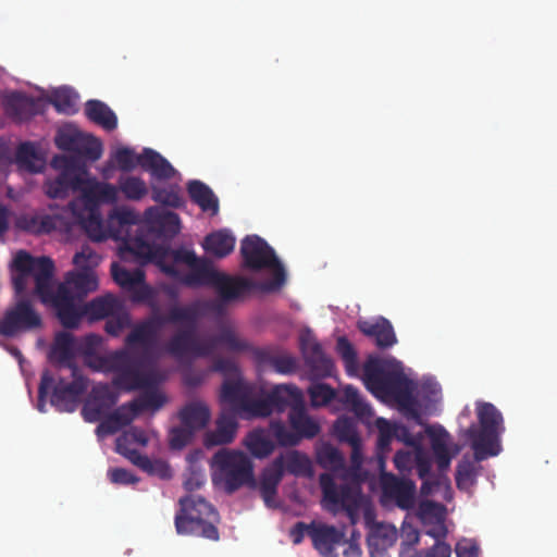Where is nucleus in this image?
<instances>
[{
  "instance_id": "obj_39",
  "label": "nucleus",
  "mask_w": 557,
  "mask_h": 557,
  "mask_svg": "<svg viewBox=\"0 0 557 557\" xmlns=\"http://www.w3.org/2000/svg\"><path fill=\"white\" fill-rule=\"evenodd\" d=\"M85 114L97 125H100L108 132L114 131L117 127V117L115 113L100 100H88L85 104Z\"/></svg>"
},
{
  "instance_id": "obj_41",
  "label": "nucleus",
  "mask_w": 557,
  "mask_h": 557,
  "mask_svg": "<svg viewBox=\"0 0 557 557\" xmlns=\"http://www.w3.org/2000/svg\"><path fill=\"white\" fill-rule=\"evenodd\" d=\"M151 350L152 348L150 349L149 352V362L152 367H154L156 370H158L152 359ZM157 373L159 377L158 383L153 386L143 387L141 389L147 388L150 391L145 392L139 398L129 403V406L132 409H134L135 413H140L145 410H158L164 405L165 397L157 389H154L161 381V375L159 371H157Z\"/></svg>"
},
{
  "instance_id": "obj_11",
  "label": "nucleus",
  "mask_w": 557,
  "mask_h": 557,
  "mask_svg": "<svg viewBox=\"0 0 557 557\" xmlns=\"http://www.w3.org/2000/svg\"><path fill=\"white\" fill-rule=\"evenodd\" d=\"M288 422L292 431L282 421L270 424L272 435L282 446H296L302 438H313L321 431L319 423L308 414L305 401L289 410Z\"/></svg>"
},
{
  "instance_id": "obj_7",
  "label": "nucleus",
  "mask_w": 557,
  "mask_h": 557,
  "mask_svg": "<svg viewBox=\"0 0 557 557\" xmlns=\"http://www.w3.org/2000/svg\"><path fill=\"white\" fill-rule=\"evenodd\" d=\"M51 166L59 171L55 178L47 180L44 184L45 193L51 199H64L70 191H83L84 185L88 184L81 157L57 154L51 160Z\"/></svg>"
},
{
  "instance_id": "obj_21",
  "label": "nucleus",
  "mask_w": 557,
  "mask_h": 557,
  "mask_svg": "<svg viewBox=\"0 0 557 557\" xmlns=\"http://www.w3.org/2000/svg\"><path fill=\"white\" fill-rule=\"evenodd\" d=\"M111 274L117 285L124 290L132 293L134 301L143 302L152 299V289L145 284V272L141 269L127 270L113 262Z\"/></svg>"
},
{
  "instance_id": "obj_16",
  "label": "nucleus",
  "mask_w": 557,
  "mask_h": 557,
  "mask_svg": "<svg viewBox=\"0 0 557 557\" xmlns=\"http://www.w3.org/2000/svg\"><path fill=\"white\" fill-rule=\"evenodd\" d=\"M211 307L208 301L195 300L186 306H173L164 317H156L146 320L145 322H152L156 327V339L158 338L159 329L166 324H184L183 329L196 330L200 318Z\"/></svg>"
},
{
  "instance_id": "obj_14",
  "label": "nucleus",
  "mask_w": 557,
  "mask_h": 557,
  "mask_svg": "<svg viewBox=\"0 0 557 557\" xmlns=\"http://www.w3.org/2000/svg\"><path fill=\"white\" fill-rule=\"evenodd\" d=\"M45 305H50L54 310L60 323L65 329L78 326L84 308L76 302L74 295L65 284H60L55 292L52 289V281L48 283V296L40 297Z\"/></svg>"
},
{
  "instance_id": "obj_64",
  "label": "nucleus",
  "mask_w": 557,
  "mask_h": 557,
  "mask_svg": "<svg viewBox=\"0 0 557 557\" xmlns=\"http://www.w3.org/2000/svg\"><path fill=\"white\" fill-rule=\"evenodd\" d=\"M98 261L99 256L89 246L82 247L73 258V263L81 270H91L98 264Z\"/></svg>"
},
{
  "instance_id": "obj_52",
  "label": "nucleus",
  "mask_w": 557,
  "mask_h": 557,
  "mask_svg": "<svg viewBox=\"0 0 557 557\" xmlns=\"http://www.w3.org/2000/svg\"><path fill=\"white\" fill-rule=\"evenodd\" d=\"M476 482V466L475 462L462 458L456 469V485L461 491L470 490Z\"/></svg>"
},
{
  "instance_id": "obj_4",
  "label": "nucleus",
  "mask_w": 557,
  "mask_h": 557,
  "mask_svg": "<svg viewBox=\"0 0 557 557\" xmlns=\"http://www.w3.org/2000/svg\"><path fill=\"white\" fill-rule=\"evenodd\" d=\"M243 267L251 271L263 269L273 270L270 282L255 283L252 290L273 292L280 289L286 282V272L274 249L260 236L247 235L240 243Z\"/></svg>"
},
{
  "instance_id": "obj_61",
  "label": "nucleus",
  "mask_w": 557,
  "mask_h": 557,
  "mask_svg": "<svg viewBox=\"0 0 557 557\" xmlns=\"http://www.w3.org/2000/svg\"><path fill=\"white\" fill-rule=\"evenodd\" d=\"M199 258L200 257H198L193 250L177 248L170 250L166 256L158 261V264L160 265V262L164 261L166 264H175L176 268L178 263H184L189 268L198 261Z\"/></svg>"
},
{
  "instance_id": "obj_26",
  "label": "nucleus",
  "mask_w": 557,
  "mask_h": 557,
  "mask_svg": "<svg viewBox=\"0 0 557 557\" xmlns=\"http://www.w3.org/2000/svg\"><path fill=\"white\" fill-rule=\"evenodd\" d=\"M116 395L108 385L94 387L88 400L83 407L82 414L87 422L101 420L115 405Z\"/></svg>"
},
{
  "instance_id": "obj_47",
  "label": "nucleus",
  "mask_w": 557,
  "mask_h": 557,
  "mask_svg": "<svg viewBox=\"0 0 557 557\" xmlns=\"http://www.w3.org/2000/svg\"><path fill=\"white\" fill-rule=\"evenodd\" d=\"M66 283L72 285L79 297H85L98 287V281L92 270H81L79 272L71 273L66 277Z\"/></svg>"
},
{
  "instance_id": "obj_31",
  "label": "nucleus",
  "mask_w": 557,
  "mask_h": 557,
  "mask_svg": "<svg viewBox=\"0 0 557 557\" xmlns=\"http://www.w3.org/2000/svg\"><path fill=\"white\" fill-rule=\"evenodd\" d=\"M282 479L283 474L281 473V466L278 461H272L260 474L259 492L265 506L269 508L277 507V487Z\"/></svg>"
},
{
  "instance_id": "obj_33",
  "label": "nucleus",
  "mask_w": 557,
  "mask_h": 557,
  "mask_svg": "<svg viewBox=\"0 0 557 557\" xmlns=\"http://www.w3.org/2000/svg\"><path fill=\"white\" fill-rule=\"evenodd\" d=\"M273 461H278L281 473H289L295 476H309L312 472L310 459L298 450H289L275 457Z\"/></svg>"
},
{
  "instance_id": "obj_25",
  "label": "nucleus",
  "mask_w": 557,
  "mask_h": 557,
  "mask_svg": "<svg viewBox=\"0 0 557 557\" xmlns=\"http://www.w3.org/2000/svg\"><path fill=\"white\" fill-rule=\"evenodd\" d=\"M310 539L313 547L323 557H335L334 550L337 545L345 542V533L334 525L313 521L310 528Z\"/></svg>"
},
{
  "instance_id": "obj_46",
  "label": "nucleus",
  "mask_w": 557,
  "mask_h": 557,
  "mask_svg": "<svg viewBox=\"0 0 557 557\" xmlns=\"http://www.w3.org/2000/svg\"><path fill=\"white\" fill-rule=\"evenodd\" d=\"M17 165L29 173H38L42 169V162L32 143H22L15 153Z\"/></svg>"
},
{
  "instance_id": "obj_3",
  "label": "nucleus",
  "mask_w": 557,
  "mask_h": 557,
  "mask_svg": "<svg viewBox=\"0 0 557 557\" xmlns=\"http://www.w3.org/2000/svg\"><path fill=\"white\" fill-rule=\"evenodd\" d=\"M362 380L367 389L380 399H393L399 405L412 400L413 383L395 358L370 356L363 364Z\"/></svg>"
},
{
  "instance_id": "obj_56",
  "label": "nucleus",
  "mask_w": 557,
  "mask_h": 557,
  "mask_svg": "<svg viewBox=\"0 0 557 557\" xmlns=\"http://www.w3.org/2000/svg\"><path fill=\"white\" fill-rule=\"evenodd\" d=\"M51 102L59 112L71 114L76 111L77 96L69 88H60L52 94Z\"/></svg>"
},
{
  "instance_id": "obj_53",
  "label": "nucleus",
  "mask_w": 557,
  "mask_h": 557,
  "mask_svg": "<svg viewBox=\"0 0 557 557\" xmlns=\"http://www.w3.org/2000/svg\"><path fill=\"white\" fill-rule=\"evenodd\" d=\"M111 159L120 171L129 173L139 166L140 153L129 147H120L112 153Z\"/></svg>"
},
{
  "instance_id": "obj_54",
  "label": "nucleus",
  "mask_w": 557,
  "mask_h": 557,
  "mask_svg": "<svg viewBox=\"0 0 557 557\" xmlns=\"http://www.w3.org/2000/svg\"><path fill=\"white\" fill-rule=\"evenodd\" d=\"M375 426L377 429V450L382 456L385 453H388L391 449L392 440L395 438L396 434V423H393L384 418H377L375 421Z\"/></svg>"
},
{
  "instance_id": "obj_32",
  "label": "nucleus",
  "mask_w": 557,
  "mask_h": 557,
  "mask_svg": "<svg viewBox=\"0 0 557 557\" xmlns=\"http://www.w3.org/2000/svg\"><path fill=\"white\" fill-rule=\"evenodd\" d=\"M431 467L430 459L426 458L419 449L416 455V468L419 478L422 480L421 494L424 496H429L435 491V488L448 484L447 476L440 472L438 474H432Z\"/></svg>"
},
{
  "instance_id": "obj_9",
  "label": "nucleus",
  "mask_w": 557,
  "mask_h": 557,
  "mask_svg": "<svg viewBox=\"0 0 557 557\" xmlns=\"http://www.w3.org/2000/svg\"><path fill=\"white\" fill-rule=\"evenodd\" d=\"M14 268L17 274L13 277L16 294L26 289L27 278L35 280V294L40 297L48 296V283L52 281L54 263L51 258L42 256L35 258L27 251L20 250L14 258Z\"/></svg>"
},
{
  "instance_id": "obj_23",
  "label": "nucleus",
  "mask_w": 557,
  "mask_h": 557,
  "mask_svg": "<svg viewBox=\"0 0 557 557\" xmlns=\"http://www.w3.org/2000/svg\"><path fill=\"white\" fill-rule=\"evenodd\" d=\"M300 348L312 377L324 379L332 375L334 363L323 352L321 345L314 338L302 336Z\"/></svg>"
},
{
  "instance_id": "obj_13",
  "label": "nucleus",
  "mask_w": 557,
  "mask_h": 557,
  "mask_svg": "<svg viewBox=\"0 0 557 557\" xmlns=\"http://www.w3.org/2000/svg\"><path fill=\"white\" fill-rule=\"evenodd\" d=\"M42 319L28 299H20L8 308L0 320V335L14 337L18 333L38 330Z\"/></svg>"
},
{
  "instance_id": "obj_51",
  "label": "nucleus",
  "mask_w": 557,
  "mask_h": 557,
  "mask_svg": "<svg viewBox=\"0 0 557 557\" xmlns=\"http://www.w3.org/2000/svg\"><path fill=\"white\" fill-rule=\"evenodd\" d=\"M245 445L257 458L268 457L274 449L273 443L261 431L250 432L246 437Z\"/></svg>"
},
{
  "instance_id": "obj_8",
  "label": "nucleus",
  "mask_w": 557,
  "mask_h": 557,
  "mask_svg": "<svg viewBox=\"0 0 557 557\" xmlns=\"http://www.w3.org/2000/svg\"><path fill=\"white\" fill-rule=\"evenodd\" d=\"M212 466L228 493H234L244 485L256 486L252 461L240 450L220 449L212 457Z\"/></svg>"
},
{
  "instance_id": "obj_10",
  "label": "nucleus",
  "mask_w": 557,
  "mask_h": 557,
  "mask_svg": "<svg viewBox=\"0 0 557 557\" xmlns=\"http://www.w3.org/2000/svg\"><path fill=\"white\" fill-rule=\"evenodd\" d=\"M319 482L325 508L333 512L345 511L350 523L356 524L364 500L360 488L349 484L337 485L331 473L320 474Z\"/></svg>"
},
{
  "instance_id": "obj_37",
  "label": "nucleus",
  "mask_w": 557,
  "mask_h": 557,
  "mask_svg": "<svg viewBox=\"0 0 557 557\" xmlns=\"http://www.w3.org/2000/svg\"><path fill=\"white\" fill-rule=\"evenodd\" d=\"M187 191L193 202L200 207L205 212L215 215L219 212V199L212 189L200 181H190L187 185Z\"/></svg>"
},
{
  "instance_id": "obj_40",
  "label": "nucleus",
  "mask_w": 557,
  "mask_h": 557,
  "mask_svg": "<svg viewBox=\"0 0 557 557\" xmlns=\"http://www.w3.org/2000/svg\"><path fill=\"white\" fill-rule=\"evenodd\" d=\"M196 339V330L181 329L176 331L166 343V351L178 359L188 355L193 356Z\"/></svg>"
},
{
  "instance_id": "obj_49",
  "label": "nucleus",
  "mask_w": 557,
  "mask_h": 557,
  "mask_svg": "<svg viewBox=\"0 0 557 557\" xmlns=\"http://www.w3.org/2000/svg\"><path fill=\"white\" fill-rule=\"evenodd\" d=\"M319 465L330 471L337 472L345 469V458L334 446L323 445L317 454Z\"/></svg>"
},
{
  "instance_id": "obj_17",
  "label": "nucleus",
  "mask_w": 557,
  "mask_h": 557,
  "mask_svg": "<svg viewBox=\"0 0 557 557\" xmlns=\"http://www.w3.org/2000/svg\"><path fill=\"white\" fill-rule=\"evenodd\" d=\"M305 401L302 392L293 384L275 385L264 397H259V403L264 404L259 408L258 417H268L273 411L283 412L286 408L289 410Z\"/></svg>"
},
{
  "instance_id": "obj_38",
  "label": "nucleus",
  "mask_w": 557,
  "mask_h": 557,
  "mask_svg": "<svg viewBox=\"0 0 557 557\" xmlns=\"http://www.w3.org/2000/svg\"><path fill=\"white\" fill-rule=\"evenodd\" d=\"M235 242V237L227 230H219L205 237L202 247L207 253L224 258L234 250Z\"/></svg>"
},
{
  "instance_id": "obj_62",
  "label": "nucleus",
  "mask_w": 557,
  "mask_h": 557,
  "mask_svg": "<svg viewBox=\"0 0 557 557\" xmlns=\"http://www.w3.org/2000/svg\"><path fill=\"white\" fill-rule=\"evenodd\" d=\"M195 431L189 429L188 426L181 424L180 426H174L170 430L169 443L171 448L173 449H182L187 444L190 443L195 435Z\"/></svg>"
},
{
  "instance_id": "obj_15",
  "label": "nucleus",
  "mask_w": 557,
  "mask_h": 557,
  "mask_svg": "<svg viewBox=\"0 0 557 557\" xmlns=\"http://www.w3.org/2000/svg\"><path fill=\"white\" fill-rule=\"evenodd\" d=\"M70 382L65 377L61 376V372H57L54 375V383L50 389H52L50 403L60 411H74L79 397L86 392L88 387L87 379L77 369V372H70Z\"/></svg>"
},
{
  "instance_id": "obj_20",
  "label": "nucleus",
  "mask_w": 557,
  "mask_h": 557,
  "mask_svg": "<svg viewBox=\"0 0 557 557\" xmlns=\"http://www.w3.org/2000/svg\"><path fill=\"white\" fill-rule=\"evenodd\" d=\"M55 145L59 149L77 153L83 157L97 161L102 154V145L100 140L92 136H85L78 132L60 131L55 136Z\"/></svg>"
},
{
  "instance_id": "obj_35",
  "label": "nucleus",
  "mask_w": 557,
  "mask_h": 557,
  "mask_svg": "<svg viewBox=\"0 0 557 557\" xmlns=\"http://www.w3.org/2000/svg\"><path fill=\"white\" fill-rule=\"evenodd\" d=\"M120 193L119 184L115 186L110 183H89L84 185L83 198L77 199L81 202L96 205L97 201L106 203H115Z\"/></svg>"
},
{
  "instance_id": "obj_29",
  "label": "nucleus",
  "mask_w": 557,
  "mask_h": 557,
  "mask_svg": "<svg viewBox=\"0 0 557 557\" xmlns=\"http://www.w3.org/2000/svg\"><path fill=\"white\" fill-rule=\"evenodd\" d=\"M72 223H65L63 221V216L55 214V215H49V214H26L22 215L17 220V225L20 228L32 233V234H49L52 231H55L58 228L65 227L69 230L71 227Z\"/></svg>"
},
{
  "instance_id": "obj_48",
  "label": "nucleus",
  "mask_w": 557,
  "mask_h": 557,
  "mask_svg": "<svg viewBox=\"0 0 557 557\" xmlns=\"http://www.w3.org/2000/svg\"><path fill=\"white\" fill-rule=\"evenodd\" d=\"M341 401L357 417L363 418L372 414L370 405L363 400L359 391L351 385L344 388Z\"/></svg>"
},
{
  "instance_id": "obj_63",
  "label": "nucleus",
  "mask_w": 557,
  "mask_h": 557,
  "mask_svg": "<svg viewBox=\"0 0 557 557\" xmlns=\"http://www.w3.org/2000/svg\"><path fill=\"white\" fill-rule=\"evenodd\" d=\"M149 438L147 433L137 426H132L127 431H125L122 435L116 438V444L119 445H127L132 447V445L136 444L139 446H147Z\"/></svg>"
},
{
  "instance_id": "obj_30",
  "label": "nucleus",
  "mask_w": 557,
  "mask_h": 557,
  "mask_svg": "<svg viewBox=\"0 0 557 557\" xmlns=\"http://www.w3.org/2000/svg\"><path fill=\"white\" fill-rule=\"evenodd\" d=\"M358 329L366 336L373 338L375 345L381 349L389 348L397 342L392 323L383 317L374 322L360 321L358 322Z\"/></svg>"
},
{
  "instance_id": "obj_59",
  "label": "nucleus",
  "mask_w": 557,
  "mask_h": 557,
  "mask_svg": "<svg viewBox=\"0 0 557 557\" xmlns=\"http://www.w3.org/2000/svg\"><path fill=\"white\" fill-rule=\"evenodd\" d=\"M334 433L336 434L339 442L356 443L360 440L354 422L348 418H339L334 423Z\"/></svg>"
},
{
  "instance_id": "obj_57",
  "label": "nucleus",
  "mask_w": 557,
  "mask_h": 557,
  "mask_svg": "<svg viewBox=\"0 0 557 557\" xmlns=\"http://www.w3.org/2000/svg\"><path fill=\"white\" fill-rule=\"evenodd\" d=\"M336 350L345 363L347 373H356L358 367V358L357 351L352 344L345 336H341L336 342Z\"/></svg>"
},
{
  "instance_id": "obj_24",
  "label": "nucleus",
  "mask_w": 557,
  "mask_h": 557,
  "mask_svg": "<svg viewBox=\"0 0 557 557\" xmlns=\"http://www.w3.org/2000/svg\"><path fill=\"white\" fill-rule=\"evenodd\" d=\"M237 414L232 409H222L215 420V428L205 434L203 443L206 447L231 444L237 433Z\"/></svg>"
},
{
  "instance_id": "obj_1",
  "label": "nucleus",
  "mask_w": 557,
  "mask_h": 557,
  "mask_svg": "<svg viewBox=\"0 0 557 557\" xmlns=\"http://www.w3.org/2000/svg\"><path fill=\"white\" fill-rule=\"evenodd\" d=\"M101 341V336L94 333L77 338V355L83 357L88 368L97 372L113 373L112 384L126 392L158 383L157 370L149 362L150 349L156 345V327L152 322L135 325L121 349L98 354Z\"/></svg>"
},
{
  "instance_id": "obj_60",
  "label": "nucleus",
  "mask_w": 557,
  "mask_h": 557,
  "mask_svg": "<svg viewBox=\"0 0 557 557\" xmlns=\"http://www.w3.org/2000/svg\"><path fill=\"white\" fill-rule=\"evenodd\" d=\"M209 372L221 373L226 379L239 377V368L237 363L227 357H213Z\"/></svg>"
},
{
  "instance_id": "obj_36",
  "label": "nucleus",
  "mask_w": 557,
  "mask_h": 557,
  "mask_svg": "<svg viewBox=\"0 0 557 557\" xmlns=\"http://www.w3.org/2000/svg\"><path fill=\"white\" fill-rule=\"evenodd\" d=\"M181 423L197 432L203 429L211 418L209 407L202 401H193L180 411Z\"/></svg>"
},
{
  "instance_id": "obj_55",
  "label": "nucleus",
  "mask_w": 557,
  "mask_h": 557,
  "mask_svg": "<svg viewBox=\"0 0 557 557\" xmlns=\"http://www.w3.org/2000/svg\"><path fill=\"white\" fill-rule=\"evenodd\" d=\"M216 341L232 352H244L251 349L249 343L240 338L236 332L230 327L223 329L220 334L216 335Z\"/></svg>"
},
{
  "instance_id": "obj_42",
  "label": "nucleus",
  "mask_w": 557,
  "mask_h": 557,
  "mask_svg": "<svg viewBox=\"0 0 557 557\" xmlns=\"http://www.w3.org/2000/svg\"><path fill=\"white\" fill-rule=\"evenodd\" d=\"M397 540V530L395 527L384 523L376 524L370 532L368 537V545L371 554L376 550L384 553L387 548L394 545Z\"/></svg>"
},
{
  "instance_id": "obj_18",
  "label": "nucleus",
  "mask_w": 557,
  "mask_h": 557,
  "mask_svg": "<svg viewBox=\"0 0 557 557\" xmlns=\"http://www.w3.org/2000/svg\"><path fill=\"white\" fill-rule=\"evenodd\" d=\"M77 338L66 331H61L54 335L53 342L48 351V359L57 372L69 370L77 372L78 366L75 362Z\"/></svg>"
},
{
  "instance_id": "obj_43",
  "label": "nucleus",
  "mask_w": 557,
  "mask_h": 557,
  "mask_svg": "<svg viewBox=\"0 0 557 557\" xmlns=\"http://www.w3.org/2000/svg\"><path fill=\"white\" fill-rule=\"evenodd\" d=\"M119 309L120 304L117 299L113 295L108 294L97 297L85 305L84 314L88 315L90 320H101L113 315Z\"/></svg>"
},
{
  "instance_id": "obj_6",
  "label": "nucleus",
  "mask_w": 557,
  "mask_h": 557,
  "mask_svg": "<svg viewBox=\"0 0 557 557\" xmlns=\"http://www.w3.org/2000/svg\"><path fill=\"white\" fill-rule=\"evenodd\" d=\"M181 512L175 517V528L178 534L200 535L218 541L219 531L214 525L218 512L203 497L189 495L180 499Z\"/></svg>"
},
{
  "instance_id": "obj_45",
  "label": "nucleus",
  "mask_w": 557,
  "mask_h": 557,
  "mask_svg": "<svg viewBox=\"0 0 557 557\" xmlns=\"http://www.w3.org/2000/svg\"><path fill=\"white\" fill-rule=\"evenodd\" d=\"M448 433L441 429L438 434L432 435L431 448L435 457V461L438 468V472L444 474L451 461V456L447 447Z\"/></svg>"
},
{
  "instance_id": "obj_58",
  "label": "nucleus",
  "mask_w": 557,
  "mask_h": 557,
  "mask_svg": "<svg viewBox=\"0 0 557 557\" xmlns=\"http://www.w3.org/2000/svg\"><path fill=\"white\" fill-rule=\"evenodd\" d=\"M311 405L321 407L327 405L335 397V389L325 383H313L308 388Z\"/></svg>"
},
{
  "instance_id": "obj_22",
  "label": "nucleus",
  "mask_w": 557,
  "mask_h": 557,
  "mask_svg": "<svg viewBox=\"0 0 557 557\" xmlns=\"http://www.w3.org/2000/svg\"><path fill=\"white\" fill-rule=\"evenodd\" d=\"M381 487L384 496L393 499L400 509H410L414 505L416 483L388 472L381 474Z\"/></svg>"
},
{
  "instance_id": "obj_19",
  "label": "nucleus",
  "mask_w": 557,
  "mask_h": 557,
  "mask_svg": "<svg viewBox=\"0 0 557 557\" xmlns=\"http://www.w3.org/2000/svg\"><path fill=\"white\" fill-rule=\"evenodd\" d=\"M65 213L72 215L73 223L78 224L91 240L100 243L107 238L101 214L96 205L73 200L69 203Z\"/></svg>"
},
{
  "instance_id": "obj_2",
  "label": "nucleus",
  "mask_w": 557,
  "mask_h": 557,
  "mask_svg": "<svg viewBox=\"0 0 557 557\" xmlns=\"http://www.w3.org/2000/svg\"><path fill=\"white\" fill-rule=\"evenodd\" d=\"M161 271L169 277L189 288L212 287L224 302L245 298L252 292V280L230 275L218 271L207 257H200L187 273H182L175 264L160 262Z\"/></svg>"
},
{
  "instance_id": "obj_28",
  "label": "nucleus",
  "mask_w": 557,
  "mask_h": 557,
  "mask_svg": "<svg viewBox=\"0 0 557 557\" xmlns=\"http://www.w3.org/2000/svg\"><path fill=\"white\" fill-rule=\"evenodd\" d=\"M139 166L148 172L154 181H168L176 174L172 164L152 148H144L140 152Z\"/></svg>"
},
{
  "instance_id": "obj_5",
  "label": "nucleus",
  "mask_w": 557,
  "mask_h": 557,
  "mask_svg": "<svg viewBox=\"0 0 557 557\" xmlns=\"http://www.w3.org/2000/svg\"><path fill=\"white\" fill-rule=\"evenodd\" d=\"M476 414L479 426L470 425L466 436L471 441L475 461H481L499 453V436L504 425L500 411L491 403H479Z\"/></svg>"
},
{
  "instance_id": "obj_27",
  "label": "nucleus",
  "mask_w": 557,
  "mask_h": 557,
  "mask_svg": "<svg viewBox=\"0 0 557 557\" xmlns=\"http://www.w3.org/2000/svg\"><path fill=\"white\" fill-rule=\"evenodd\" d=\"M4 110L9 117L23 122L41 112V102L23 92L14 91L5 97Z\"/></svg>"
},
{
  "instance_id": "obj_50",
  "label": "nucleus",
  "mask_w": 557,
  "mask_h": 557,
  "mask_svg": "<svg viewBox=\"0 0 557 557\" xmlns=\"http://www.w3.org/2000/svg\"><path fill=\"white\" fill-rule=\"evenodd\" d=\"M150 188L151 198L156 202L171 208H181L184 205V200L180 195V188L177 185H171L164 188L152 183Z\"/></svg>"
},
{
  "instance_id": "obj_44",
  "label": "nucleus",
  "mask_w": 557,
  "mask_h": 557,
  "mask_svg": "<svg viewBox=\"0 0 557 557\" xmlns=\"http://www.w3.org/2000/svg\"><path fill=\"white\" fill-rule=\"evenodd\" d=\"M119 189L124 198L129 201H139L149 193L147 183L141 177L134 175L120 176Z\"/></svg>"
},
{
  "instance_id": "obj_34",
  "label": "nucleus",
  "mask_w": 557,
  "mask_h": 557,
  "mask_svg": "<svg viewBox=\"0 0 557 557\" xmlns=\"http://www.w3.org/2000/svg\"><path fill=\"white\" fill-rule=\"evenodd\" d=\"M257 357L280 374H292L298 369L296 357L284 350H260Z\"/></svg>"
},
{
  "instance_id": "obj_12",
  "label": "nucleus",
  "mask_w": 557,
  "mask_h": 557,
  "mask_svg": "<svg viewBox=\"0 0 557 557\" xmlns=\"http://www.w3.org/2000/svg\"><path fill=\"white\" fill-rule=\"evenodd\" d=\"M221 403L228 404L230 409L244 418H258L259 408L264 404L259 403L258 389L253 384L237 379H225L221 387Z\"/></svg>"
}]
</instances>
